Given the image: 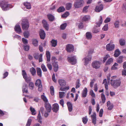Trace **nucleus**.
I'll list each match as a JSON object with an SVG mask.
<instances>
[{
    "instance_id": "0e129e2a",
    "label": "nucleus",
    "mask_w": 126,
    "mask_h": 126,
    "mask_svg": "<svg viewBox=\"0 0 126 126\" xmlns=\"http://www.w3.org/2000/svg\"><path fill=\"white\" fill-rule=\"evenodd\" d=\"M34 58L35 59L37 60L38 59L39 57L38 54L37 53H34L33 55Z\"/></svg>"
},
{
    "instance_id": "4468645a",
    "label": "nucleus",
    "mask_w": 126,
    "mask_h": 126,
    "mask_svg": "<svg viewBox=\"0 0 126 126\" xmlns=\"http://www.w3.org/2000/svg\"><path fill=\"white\" fill-rule=\"evenodd\" d=\"M42 23L44 28L47 31L49 29V24L47 23V21L45 19H43L42 21Z\"/></svg>"
},
{
    "instance_id": "a211bd4d",
    "label": "nucleus",
    "mask_w": 126,
    "mask_h": 126,
    "mask_svg": "<svg viewBox=\"0 0 126 126\" xmlns=\"http://www.w3.org/2000/svg\"><path fill=\"white\" fill-rule=\"evenodd\" d=\"M87 88L86 87H85L82 92L81 93L82 97H86L87 95Z\"/></svg>"
},
{
    "instance_id": "f257e3e1",
    "label": "nucleus",
    "mask_w": 126,
    "mask_h": 126,
    "mask_svg": "<svg viewBox=\"0 0 126 126\" xmlns=\"http://www.w3.org/2000/svg\"><path fill=\"white\" fill-rule=\"evenodd\" d=\"M116 76H113L111 78V79L110 80V84L114 88H116L119 86L121 84V82L120 80H113V79L116 78Z\"/></svg>"
},
{
    "instance_id": "f03ea898",
    "label": "nucleus",
    "mask_w": 126,
    "mask_h": 126,
    "mask_svg": "<svg viewBox=\"0 0 126 126\" xmlns=\"http://www.w3.org/2000/svg\"><path fill=\"white\" fill-rule=\"evenodd\" d=\"M21 26L22 29L24 30H27L29 26L28 20L26 18L22 19L21 23Z\"/></svg>"
},
{
    "instance_id": "423d86ee",
    "label": "nucleus",
    "mask_w": 126,
    "mask_h": 126,
    "mask_svg": "<svg viewBox=\"0 0 126 126\" xmlns=\"http://www.w3.org/2000/svg\"><path fill=\"white\" fill-rule=\"evenodd\" d=\"M100 64L101 63L100 62L95 61L93 62L92 64V66L93 68L97 69L100 68Z\"/></svg>"
},
{
    "instance_id": "864d4df0",
    "label": "nucleus",
    "mask_w": 126,
    "mask_h": 126,
    "mask_svg": "<svg viewBox=\"0 0 126 126\" xmlns=\"http://www.w3.org/2000/svg\"><path fill=\"white\" fill-rule=\"evenodd\" d=\"M88 121V119L87 118V116L83 117L82 118V122L83 123L85 124L87 123Z\"/></svg>"
},
{
    "instance_id": "ddd939ff",
    "label": "nucleus",
    "mask_w": 126,
    "mask_h": 126,
    "mask_svg": "<svg viewBox=\"0 0 126 126\" xmlns=\"http://www.w3.org/2000/svg\"><path fill=\"white\" fill-rule=\"evenodd\" d=\"M59 109V106L57 103H55L52 106V110L53 111L57 113Z\"/></svg>"
},
{
    "instance_id": "603ef678",
    "label": "nucleus",
    "mask_w": 126,
    "mask_h": 126,
    "mask_svg": "<svg viewBox=\"0 0 126 126\" xmlns=\"http://www.w3.org/2000/svg\"><path fill=\"white\" fill-rule=\"evenodd\" d=\"M69 12H66L62 15V17L63 18H66L69 15Z\"/></svg>"
},
{
    "instance_id": "69168bd1",
    "label": "nucleus",
    "mask_w": 126,
    "mask_h": 126,
    "mask_svg": "<svg viewBox=\"0 0 126 126\" xmlns=\"http://www.w3.org/2000/svg\"><path fill=\"white\" fill-rule=\"evenodd\" d=\"M90 94L93 97H95V94L92 90H91L90 91Z\"/></svg>"
},
{
    "instance_id": "de8ad7c7",
    "label": "nucleus",
    "mask_w": 126,
    "mask_h": 126,
    "mask_svg": "<svg viewBox=\"0 0 126 126\" xmlns=\"http://www.w3.org/2000/svg\"><path fill=\"white\" fill-rule=\"evenodd\" d=\"M30 110L32 112V115H34L36 114V112L34 108H33L32 107H31L30 108Z\"/></svg>"
},
{
    "instance_id": "473e14b6",
    "label": "nucleus",
    "mask_w": 126,
    "mask_h": 126,
    "mask_svg": "<svg viewBox=\"0 0 126 126\" xmlns=\"http://www.w3.org/2000/svg\"><path fill=\"white\" fill-rule=\"evenodd\" d=\"M90 19V17L88 15H86L83 16L82 19V22L86 21L89 20Z\"/></svg>"
},
{
    "instance_id": "412c9836",
    "label": "nucleus",
    "mask_w": 126,
    "mask_h": 126,
    "mask_svg": "<svg viewBox=\"0 0 126 126\" xmlns=\"http://www.w3.org/2000/svg\"><path fill=\"white\" fill-rule=\"evenodd\" d=\"M68 109L69 112H71L73 110V106L72 104L70 102H67V103Z\"/></svg>"
},
{
    "instance_id": "bf43d9fd",
    "label": "nucleus",
    "mask_w": 126,
    "mask_h": 126,
    "mask_svg": "<svg viewBox=\"0 0 126 126\" xmlns=\"http://www.w3.org/2000/svg\"><path fill=\"white\" fill-rule=\"evenodd\" d=\"M32 122V120L31 119H29L27 121L26 126H30Z\"/></svg>"
},
{
    "instance_id": "052dcab7",
    "label": "nucleus",
    "mask_w": 126,
    "mask_h": 126,
    "mask_svg": "<svg viewBox=\"0 0 126 126\" xmlns=\"http://www.w3.org/2000/svg\"><path fill=\"white\" fill-rule=\"evenodd\" d=\"M83 23L81 22L79 23L78 25V28L80 29H81L83 28Z\"/></svg>"
},
{
    "instance_id": "39448f33",
    "label": "nucleus",
    "mask_w": 126,
    "mask_h": 126,
    "mask_svg": "<svg viewBox=\"0 0 126 126\" xmlns=\"http://www.w3.org/2000/svg\"><path fill=\"white\" fill-rule=\"evenodd\" d=\"M84 1L82 0H80L79 1L75 2L74 4V6L76 8H79L82 7L84 4Z\"/></svg>"
},
{
    "instance_id": "4d7b16f0",
    "label": "nucleus",
    "mask_w": 126,
    "mask_h": 126,
    "mask_svg": "<svg viewBox=\"0 0 126 126\" xmlns=\"http://www.w3.org/2000/svg\"><path fill=\"white\" fill-rule=\"evenodd\" d=\"M108 29V24H106L102 28V30L104 31H106Z\"/></svg>"
},
{
    "instance_id": "7c9ffc66",
    "label": "nucleus",
    "mask_w": 126,
    "mask_h": 126,
    "mask_svg": "<svg viewBox=\"0 0 126 126\" xmlns=\"http://www.w3.org/2000/svg\"><path fill=\"white\" fill-rule=\"evenodd\" d=\"M120 54V51L118 49H117L115 51L114 56L115 57H117Z\"/></svg>"
},
{
    "instance_id": "37998d69",
    "label": "nucleus",
    "mask_w": 126,
    "mask_h": 126,
    "mask_svg": "<svg viewBox=\"0 0 126 126\" xmlns=\"http://www.w3.org/2000/svg\"><path fill=\"white\" fill-rule=\"evenodd\" d=\"M41 67L44 72H46L47 71V69L45 65L42 64L41 65Z\"/></svg>"
},
{
    "instance_id": "1a4fd4ad",
    "label": "nucleus",
    "mask_w": 126,
    "mask_h": 126,
    "mask_svg": "<svg viewBox=\"0 0 126 126\" xmlns=\"http://www.w3.org/2000/svg\"><path fill=\"white\" fill-rule=\"evenodd\" d=\"M9 5L5 1L2 2L0 4V6L4 11H6L9 7Z\"/></svg>"
},
{
    "instance_id": "5701e85b",
    "label": "nucleus",
    "mask_w": 126,
    "mask_h": 126,
    "mask_svg": "<svg viewBox=\"0 0 126 126\" xmlns=\"http://www.w3.org/2000/svg\"><path fill=\"white\" fill-rule=\"evenodd\" d=\"M47 17L50 21H52L54 19V16L51 14H48L47 15Z\"/></svg>"
},
{
    "instance_id": "a18cd8bd",
    "label": "nucleus",
    "mask_w": 126,
    "mask_h": 126,
    "mask_svg": "<svg viewBox=\"0 0 126 126\" xmlns=\"http://www.w3.org/2000/svg\"><path fill=\"white\" fill-rule=\"evenodd\" d=\"M119 43L120 45L121 46L124 45L125 44V40L123 39H121L120 40Z\"/></svg>"
},
{
    "instance_id": "79ce46f5",
    "label": "nucleus",
    "mask_w": 126,
    "mask_h": 126,
    "mask_svg": "<svg viewBox=\"0 0 126 126\" xmlns=\"http://www.w3.org/2000/svg\"><path fill=\"white\" fill-rule=\"evenodd\" d=\"M67 24L66 23H65L62 24L60 26V29L62 30L65 29L67 26Z\"/></svg>"
},
{
    "instance_id": "338daca9",
    "label": "nucleus",
    "mask_w": 126,
    "mask_h": 126,
    "mask_svg": "<svg viewBox=\"0 0 126 126\" xmlns=\"http://www.w3.org/2000/svg\"><path fill=\"white\" fill-rule=\"evenodd\" d=\"M103 110L102 109H101L99 111V116L100 117H102V115L103 113Z\"/></svg>"
},
{
    "instance_id": "e2e57ef3",
    "label": "nucleus",
    "mask_w": 126,
    "mask_h": 126,
    "mask_svg": "<svg viewBox=\"0 0 126 126\" xmlns=\"http://www.w3.org/2000/svg\"><path fill=\"white\" fill-rule=\"evenodd\" d=\"M22 41L23 43L25 44H27L28 43L27 40L24 38H22Z\"/></svg>"
},
{
    "instance_id": "5fc2aeb1",
    "label": "nucleus",
    "mask_w": 126,
    "mask_h": 126,
    "mask_svg": "<svg viewBox=\"0 0 126 126\" xmlns=\"http://www.w3.org/2000/svg\"><path fill=\"white\" fill-rule=\"evenodd\" d=\"M113 61V60L112 58L109 59L107 61L106 63V65H108L110 64Z\"/></svg>"
},
{
    "instance_id": "0eeeda50",
    "label": "nucleus",
    "mask_w": 126,
    "mask_h": 126,
    "mask_svg": "<svg viewBox=\"0 0 126 126\" xmlns=\"http://www.w3.org/2000/svg\"><path fill=\"white\" fill-rule=\"evenodd\" d=\"M67 59L68 61L72 65H74L76 63V59L75 56L68 57Z\"/></svg>"
},
{
    "instance_id": "680f3d73",
    "label": "nucleus",
    "mask_w": 126,
    "mask_h": 126,
    "mask_svg": "<svg viewBox=\"0 0 126 126\" xmlns=\"http://www.w3.org/2000/svg\"><path fill=\"white\" fill-rule=\"evenodd\" d=\"M89 6H86L83 8V12H86L87 11V10Z\"/></svg>"
},
{
    "instance_id": "cd10ccee",
    "label": "nucleus",
    "mask_w": 126,
    "mask_h": 126,
    "mask_svg": "<svg viewBox=\"0 0 126 126\" xmlns=\"http://www.w3.org/2000/svg\"><path fill=\"white\" fill-rule=\"evenodd\" d=\"M52 47H55L57 45V40L52 39L50 42Z\"/></svg>"
},
{
    "instance_id": "bb28decb",
    "label": "nucleus",
    "mask_w": 126,
    "mask_h": 126,
    "mask_svg": "<svg viewBox=\"0 0 126 126\" xmlns=\"http://www.w3.org/2000/svg\"><path fill=\"white\" fill-rule=\"evenodd\" d=\"M23 4L27 9H31V6L30 3L25 2L23 3Z\"/></svg>"
},
{
    "instance_id": "774afa93",
    "label": "nucleus",
    "mask_w": 126,
    "mask_h": 126,
    "mask_svg": "<svg viewBox=\"0 0 126 126\" xmlns=\"http://www.w3.org/2000/svg\"><path fill=\"white\" fill-rule=\"evenodd\" d=\"M47 66L50 70H52V66L51 64L48 63L47 64Z\"/></svg>"
},
{
    "instance_id": "3c124183",
    "label": "nucleus",
    "mask_w": 126,
    "mask_h": 126,
    "mask_svg": "<svg viewBox=\"0 0 126 126\" xmlns=\"http://www.w3.org/2000/svg\"><path fill=\"white\" fill-rule=\"evenodd\" d=\"M32 44L35 46H37L38 45V41L36 39H33L32 41Z\"/></svg>"
},
{
    "instance_id": "4c0bfd02",
    "label": "nucleus",
    "mask_w": 126,
    "mask_h": 126,
    "mask_svg": "<svg viewBox=\"0 0 126 126\" xmlns=\"http://www.w3.org/2000/svg\"><path fill=\"white\" fill-rule=\"evenodd\" d=\"M72 7V4L69 3L66 4V8L67 10H69Z\"/></svg>"
},
{
    "instance_id": "49530a36",
    "label": "nucleus",
    "mask_w": 126,
    "mask_h": 126,
    "mask_svg": "<svg viewBox=\"0 0 126 126\" xmlns=\"http://www.w3.org/2000/svg\"><path fill=\"white\" fill-rule=\"evenodd\" d=\"M65 93L64 92H59V97L61 99L63 98Z\"/></svg>"
},
{
    "instance_id": "e433bc0d",
    "label": "nucleus",
    "mask_w": 126,
    "mask_h": 126,
    "mask_svg": "<svg viewBox=\"0 0 126 126\" xmlns=\"http://www.w3.org/2000/svg\"><path fill=\"white\" fill-rule=\"evenodd\" d=\"M41 98L45 103H48V100L46 97L43 95H41Z\"/></svg>"
},
{
    "instance_id": "09e8293b",
    "label": "nucleus",
    "mask_w": 126,
    "mask_h": 126,
    "mask_svg": "<svg viewBox=\"0 0 126 126\" xmlns=\"http://www.w3.org/2000/svg\"><path fill=\"white\" fill-rule=\"evenodd\" d=\"M79 79H77L76 84V86L75 87L76 89H78L80 87V84L79 83Z\"/></svg>"
},
{
    "instance_id": "f3484780",
    "label": "nucleus",
    "mask_w": 126,
    "mask_h": 126,
    "mask_svg": "<svg viewBox=\"0 0 126 126\" xmlns=\"http://www.w3.org/2000/svg\"><path fill=\"white\" fill-rule=\"evenodd\" d=\"M53 67L54 68V72H57L59 68V66L57 62H54L52 63Z\"/></svg>"
},
{
    "instance_id": "aec40b11",
    "label": "nucleus",
    "mask_w": 126,
    "mask_h": 126,
    "mask_svg": "<svg viewBox=\"0 0 126 126\" xmlns=\"http://www.w3.org/2000/svg\"><path fill=\"white\" fill-rule=\"evenodd\" d=\"M92 59V57L91 56H88L87 57L83 59L84 60L85 63L86 64L85 65H86L89 62L91 61Z\"/></svg>"
},
{
    "instance_id": "6e6552de",
    "label": "nucleus",
    "mask_w": 126,
    "mask_h": 126,
    "mask_svg": "<svg viewBox=\"0 0 126 126\" xmlns=\"http://www.w3.org/2000/svg\"><path fill=\"white\" fill-rule=\"evenodd\" d=\"M66 50L68 52H73L74 50V46L72 44H68L66 46Z\"/></svg>"
},
{
    "instance_id": "c9c22d12",
    "label": "nucleus",
    "mask_w": 126,
    "mask_h": 126,
    "mask_svg": "<svg viewBox=\"0 0 126 126\" xmlns=\"http://www.w3.org/2000/svg\"><path fill=\"white\" fill-rule=\"evenodd\" d=\"M65 10V8L63 6L59 7L57 9V12L59 13L62 12L64 11Z\"/></svg>"
},
{
    "instance_id": "6e6d98bb",
    "label": "nucleus",
    "mask_w": 126,
    "mask_h": 126,
    "mask_svg": "<svg viewBox=\"0 0 126 126\" xmlns=\"http://www.w3.org/2000/svg\"><path fill=\"white\" fill-rule=\"evenodd\" d=\"M119 21L118 20L116 21L114 23V25L116 28H118L119 27Z\"/></svg>"
},
{
    "instance_id": "20e7f679",
    "label": "nucleus",
    "mask_w": 126,
    "mask_h": 126,
    "mask_svg": "<svg viewBox=\"0 0 126 126\" xmlns=\"http://www.w3.org/2000/svg\"><path fill=\"white\" fill-rule=\"evenodd\" d=\"M22 75L26 82L28 83L30 82L31 78L30 77H27L26 73L25 70H23L22 71Z\"/></svg>"
},
{
    "instance_id": "6ab92c4d",
    "label": "nucleus",
    "mask_w": 126,
    "mask_h": 126,
    "mask_svg": "<svg viewBox=\"0 0 126 126\" xmlns=\"http://www.w3.org/2000/svg\"><path fill=\"white\" fill-rule=\"evenodd\" d=\"M107 106L108 107V109L109 110H111L113 108V104H111L110 101H108L107 103Z\"/></svg>"
},
{
    "instance_id": "f704fd0d",
    "label": "nucleus",
    "mask_w": 126,
    "mask_h": 126,
    "mask_svg": "<svg viewBox=\"0 0 126 126\" xmlns=\"http://www.w3.org/2000/svg\"><path fill=\"white\" fill-rule=\"evenodd\" d=\"M22 91L23 93L27 94L28 93L27 87L26 85L25 84L23 86Z\"/></svg>"
},
{
    "instance_id": "13d9d810",
    "label": "nucleus",
    "mask_w": 126,
    "mask_h": 126,
    "mask_svg": "<svg viewBox=\"0 0 126 126\" xmlns=\"http://www.w3.org/2000/svg\"><path fill=\"white\" fill-rule=\"evenodd\" d=\"M24 50L26 51H28L29 49V47L28 45L23 46Z\"/></svg>"
},
{
    "instance_id": "9b49d317",
    "label": "nucleus",
    "mask_w": 126,
    "mask_h": 126,
    "mask_svg": "<svg viewBox=\"0 0 126 126\" xmlns=\"http://www.w3.org/2000/svg\"><path fill=\"white\" fill-rule=\"evenodd\" d=\"M103 4H101L97 5L95 9V11L97 12H99L102 11L103 9Z\"/></svg>"
},
{
    "instance_id": "58836bf2",
    "label": "nucleus",
    "mask_w": 126,
    "mask_h": 126,
    "mask_svg": "<svg viewBox=\"0 0 126 126\" xmlns=\"http://www.w3.org/2000/svg\"><path fill=\"white\" fill-rule=\"evenodd\" d=\"M50 94L52 95H54V89L53 86H51L50 88Z\"/></svg>"
},
{
    "instance_id": "9d476101",
    "label": "nucleus",
    "mask_w": 126,
    "mask_h": 126,
    "mask_svg": "<svg viewBox=\"0 0 126 126\" xmlns=\"http://www.w3.org/2000/svg\"><path fill=\"white\" fill-rule=\"evenodd\" d=\"M115 47V45L114 44H111L109 43L106 45V49L108 51H112L114 49Z\"/></svg>"
},
{
    "instance_id": "c03bdc74",
    "label": "nucleus",
    "mask_w": 126,
    "mask_h": 126,
    "mask_svg": "<svg viewBox=\"0 0 126 126\" xmlns=\"http://www.w3.org/2000/svg\"><path fill=\"white\" fill-rule=\"evenodd\" d=\"M101 95V98L103 103H104L105 102L106 98L105 97V95L103 93H102Z\"/></svg>"
},
{
    "instance_id": "2f4dec72",
    "label": "nucleus",
    "mask_w": 126,
    "mask_h": 126,
    "mask_svg": "<svg viewBox=\"0 0 126 126\" xmlns=\"http://www.w3.org/2000/svg\"><path fill=\"white\" fill-rule=\"evenodd\" d=\"M46 55L47 58V62H49L50 61V54L49 51H47L46 52Z\"/></svg>"
},
{
    "instance_id": "ea45409f",
    "label": "nucleus",
    "mask_w": 126,
    "mask_h": 126,
    "mask_svg": "<svg viewBox=\"0 0 126 126\" xmlns=\"http://www.w3.org/2000/svg\"><path fill=\"white\" fill-rule=\"evenodd\" d=\"M29 86L30 89L32 90L34 88V84L32 82H30L29 85Z\"/></svg>"
},
{
    "instance_id": "dca6fc26",
    "label": "nucleus",
    "mask_w": 126,
    "mask_h": 126,
    "mask_svg": "<svg viewBox=\"0 0 126 126\" xmlns=\"http://www.w3.org/2000/svg\"><path fill=\"white\" fill-rule=\"evenodd\" d=\"M91 117L92 119V122L94 125H95L96 123V114L94 112L93 115H91Z\"/></svg>"
},
{
    "instance_id": "f8f14e48",
    "label": "nucleus",
    "mask_w": 126,
    "mask_h": 126,
    "mask_svg": "<svg viewBox=\"0 0 126 126\" xmlns=\"http://www.w3.org/2000/svg\"><path fill=\"white\" fill-rule=\"evenodd\" d=\"M44 106L47 112H50L51 110L52 107L50 104L48 103H45Z\"/></svg>"
},
{
    "instance_id": "4be33fe9",
    "label": "nucleus",
    "mask_w": 126,
    "mask_h": 126,
    "mask_svg": "<svg viewBox=\"0 0 126 126\" xmlns=\"http://www.w3.org/2000/svg\"><path fill=\"white\" fill-rule=\"evenodd\" d=\"M58 83L61 86H64L66 85V82L64 80H59Z\"/></svg>"
},
{
    "instance_id": "8fccbe9b",
    "label": "nucleus",
    "mask_w": 126,
    "mask_h": 126,
    "mask_svg": "<svg viewBox=\"0 0 126 126\" xmlns=\"http://www.w3.org/2000/svg\"><path fill=\"white\" fill-rule=\"evenodd\" d=\"M24 37L26 38H28L29 35V32L28 31H25L23 33Z\"/></svg>"
},
{
    "instance_id": "72a5a7b5",
    "label": "nucleus",
    "mask_w": 126,
    "mask_h": 126,
    "mask_svg": "<svg viewBox=\"0 0 126 126\" xmlns=\"http://www.w3.org/2000/svg\"><path fill=\"white\" fill-rule=\"evenodd\" d=\"M123 57L122 56H120L117 60V62L118 63H121L123 62Z\"/></svg>"
},
{
    "instance_id": "c756f323",
    "label": "nucleus",
    "mask_w": 126,
    "mask_h": 126,
    "mask_svg": "<svg viewBox=\"0 0 126 126\" xmlns=\"http://www.w3.org/2000/svg\"><path fill=\"white\" fill-rule=\"evenodd\" d=\"M86 37L87 39L90 40L92 37L91 33L89 32H87L86 33Z\"/></svg>"
},
{
    "instance_id": "7ed1b4c3",
    "label": "nucleus",
    "mask_w": 126,
    "mask_h": 126,
    "mask_svg": "<svg viewBox=\"0 0 126 126\" xmlns=\"http://www.w3.org/2000/svg\"><path fill=\"white\" fill-rule=\"evenodd\" d=\"M35 85L38 87V91L41 92L42 90V86L41 81L40 79H38L36 80L35 83Z\"/></svg>"
},
{
    "instance_id": "b1692460",
    "label": "nucleus",
    "mask_w": 126,
    "mask_h": 126,
    "mask_svg": "<svg viewBox=\"0 0 126 126\" xmlns=\"http://www.w3.org/2000/svg\"><path fill=\"white\" fill-rule=\"evenodd\" d=\"M36 69L37 75L39 77H41L42 76V72L41 69L37 67L36 68Z\"/></svg>"
},
{
    "instance_id": "c85d7f7f",
    "label": "nucleus",
    "mask_w": 126,
    "mask_h": 126,
    "mask_svg": "<svg viewBox=\"0 0 126 126\" xmlns=\"http://www.w3.org/2000/svg\"><path fill=\"white\" fill-rule=\"evenodd\" d=\"M103 21L102 17L101 16H100V19L99 21L96 23L97 27H100L102 24Z\"/></svg>"
},
{
    "instance_id": "a878e982",
    "label": "nucleus",
    "mask_w": 126,
    "mask_h": 126,
    "mask_svg": "<svg viewBox=\"0 0 126 126\" xmlns=\"http://www.w3.org/2000/svg\"><path fill=\"white\" fill-rule=\"evenodd\" d=\"M30 71L32 76H34L36 74V71L35 69L32 67L30 69Z\"/></svg>"
},
{
    "instance_id": "2eb2a0df",
    "label": "nucleus",
    "mask_w": 126,
    "mask_h": 126,
    "mask_svg": "<svg viewBox=\"0 0 126 126\" xmlns=\"http://www.w3.org/2000/svg\"><path fill=\"white\" fill-rule=\"evenodd\" d=\"M39 33L41 39H44L46 37V34L44 31L42 29H41Z\"/></svg>"
},
{
    "instance_id": "a19ab883",
    "label": "nucleus",
    "mask_w": 126,
    "mask_h": 126,
    "mask_svg": "<svg viewBox=\"0 0 126 126\" xmlns=\"http://www.w3.org/2000/svg\"><path fill=\"white\" fill-rule=\"evenodd\" d=\"M118 65V64L117 63H115L111 67V69L114 70L117 69L118 68L117 66Z\"/></svg>"
},
{
    "instance_id": "393cba45",
    "label": "nucleus",
    "mask_w": 126,
    "mask_h": 126,
    "mask_svg": "<svg viewBox=\"0 0 126 126\" xmlns=\"http://www.w3.org/2000/svg\"><path fill=\"white\" fill-rule=\"evenodd\" d=\"M14 29L15 31L17 32H21V29L19 25L15 26Z\"/></svg>"
}]
</instances>
